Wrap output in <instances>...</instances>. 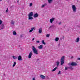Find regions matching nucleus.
Listing matches in <instances>:
<instances>
[{"label":"nucleus","instance_id":"nucleus-1","mask_svg":"<svg viewBox=\"0 0 80 80\" xmlns=\"http://www.w3.org/2000/svg\"><path fill=\"white\" fill-rule=\"evenodd\" d=\"M32 50L34 54H36V55H38V50L37 49L35 46H32Z\"/></svg>","mask_w":80,"mask_h":80},{"label":"nucleus","instance_id":"nucleus-2","mask_svg":"<svg viewBox=\"0 0 80 80\" xmlns=\"http://www.w3.org/2000/svg\"><path fill=\"white\" fill-rule=\"evenodd\" d=\"M64 62H65V56H63L61 57L60 60L61 65H62L64 63Z\"/></svg>","mask_w":80,"mask_h":80},{"label":"nucleus","instance_id":"nucleus-3","mask_svg":"<svg viewBox=\"0 0 80 80\" xmlns=\"http://www.w3.org/2000/svg\"><path fill=\"white\" fill-rule=\"evenodd\" d=\"M72 11L73 13H76L77 12V7L75 5H72Z\"/></svg>","mask_w":80,"mask_h":80},{"label":"nucleus","instance_id":"nucleus-4","mask_svg":"<svg viewBox=\"0 0 80 80\" xmlns=\"http://www.w3.org/2000/svg\"><path fill=\"white\" fill-rule=\"evenodd\" d=\"M33 12H31L29 13V14L28 15L29 17L28 18V20H33V18L32 17L33 16Z\"/></svg>","mask_w":80,"mask_h":80},{"label":"nucleus","instance_id":"nucleus-5","mask_svg":"<svg viewBox=\"0 0 80 80\" xmlns=\"http://www.w3.org/2000/svg\"><path fill=\"white\" fill-rule=\"evenodd\" d=\"M69 66H70L72 65V66H77V64L76 62H70L68 63Z\"/></svg>","mask_w":80,"mask_h":80},{"label":"nucleus","instance_id":"nucleus-6","mask_svg":"<svg viewBox=\"0 0 80 80\" xmlns=\"http://www.w3.org/2000/svg\"><path fill=\"white\" fill-rule=\"evenodd\" d=\"M55 18H52L50 20V23H52L53 22L55 21Z\"/></svg>","mask_w":80,"mask_h":80},{"label":"nucleus","instance_id":"nucleus-7","mask_svg":"<svg viewBox=\"0 0 80 80\" xmlns=\"http://www.w3.org/2000/svg\"><path fill=\"white\" fill-rule=\"evenodd\" d=\"M32 55H33L32 52H30L28 56V58H32Z\"/></svg>","mask_w":80,"mask_h":80},{"label":"nucleus","instance_id":"nucleus-8","mask_svg":"<svg viewBox=\"0 0 80 80\" xmlns=\"http://www.w3.org/2000/svg\"><path fill=\"white\" fill-rule=\"evenodd\" d=\"M18 60L19 61H22V56H19L18 57Z\"/></svg>","mask_w":80,"mask_h":80},{"label":"nucleus","instance_id":"nucleus-9","mask_svg":"<svg viewBox=\"0 0 80 80\" xmlns=\"http://www.w3.org/2000/svg\"><path fill=\"white\" fill-rule=\"evenodd\" d=\"M79 41H80V38H77L75 40V42L76 43H78V42H79Z\"/></svg>","mask_w":80,"mask_h":80},{"label":"nucleus","instance_id":"nucleus-10","mask_svg":"<svg viewBox=\"0 0 80 80\" xmlns=\"http://www.w3.org/2000/svg\"><path fill=\"white\" fill-rule=\"evenodd\" d=\"M40 77L42 79H45V76L43 75H40Z\"/></svg>","mask_w":80,"mask_h":80},{"label":"nucleus","instance_id":"nucleus-11","mask_svg":"<svg viewBox=\"0 0 80 80\" xmlns=\"http://www.w3.org/2000/svg\"><path fill=\"white\" fill-rule=\"evenodd\" d=\"M38 17V13H36L33 15V17H34V18H37Z\"/></svg>","mask_w":80,"mask_h":80},{"label":"nucleus","instance_id":"nucleus-12","mask_svg":"<svg viewBox=\"0 0 80 80\" xmlns=\"http://www.w3.org/2000/svg\"><path fill=\"white\" fill-rule=\"evenodd\" d=\"M35 27H33L32 28H31V29L29 31V32L30 33L32 32H33V30H35Z\"/></svg>","mask_w":80,"mask_h":80},{"label":"nucleus","instance_id":"nucleus-13","mask_svg":"<svg viewBox=\"0 0 80 80\" xmlns=\"http://www.w3.org/2000/svg\"><path fill=\"white\" fill-rule=\"evenodd\" d=\"M38 32L39 33H42V28H40L39 29Z\"/></svg>","mask_w":80,"mask_h":80},{"label":"nucleus","instance_id":"nucleus-14","mask_svg":"<svg viewBox=\"0 0 80 80\" xmlns=\"http://www.w3.org/2000/svg\"><path fill=\"white\" fill-rule=\"evenodd\" d=\"M48 3L49 4H51L53 3V0H48Z\"/></svg>","mask_w":80,"mask_h":80},{"label":"nucleus","instance_id":"nucleus-15","mask_svg":"<svg viewBox=\"0 0 80 80\" xmlns=\"http://www.w3.org/2000/svg\"><path fill=\"white\" fill-rule=\"evenodd\" d=\"M0 27L1 28L0 29V30H2V29H3L4 28V25L3 24H2L0 26Z\"/></svg>","mask_w":80,"mask_h":80},{"label":"nucleus","instance_id":"nucleus-16","mask_svg":"<svg viewBox=\"0 0 80 80\" xmlns=\"http://www.w3.org/2000/svg\"><path fill=\"white\" fill-rule=\"evenodd\" d=\"M10 23L11 24V25H14V24H15V22L13 20H11Z\"/></svg>","mask_w":80,"mask_h":80},{"label":"nucleus","instance_id":"nucleus-17","mask_svg":"<svg viewBox=\"0 0 80 80\" xmlns=\"http://www.w3.org/2000/svg\"><path fill=\"white\" fill-rule=\"evenodd\" d=\"M38 48L39 49H42V48H43V45H40L38 47Z\"/></svg>","mask_w":80,"mask_h":80},{"label":"nucleus","instance_id":"nucleus-18","mask_svg":"<svg viewBox=\"0 0 80 80\" xmlns=\"http://www.w3.org/2000/svg\"><path fill=\"white\" fill-rule=\"evenodd\" d=\"M47 5V3H44V4L43 5H42V6H41V8H44V7H45V6H46V5Z\"/></svg>","mask_w":80,"mask_h":80},{"label":"nucleus","instance_id":"nucleus-19","mask_svg":"<svg viewBox=\"0 0 80 80\" xmlns=\"http://www.w3.org/2000/svg\"><path fill=\"white\" fill-rule=\"evenodd\" d=\"M56 65H57V67H58L59 65V63H60V62L59 61H57L56 62Z\"/></svg>","mask_w":80,"mask_h":80},{"label":"nucleus","instance_id":"nucleus-20","mask_svg":"<svg viewBox=\"0 0 80 80\" xmlns=\"http://www.w3.org/2000/svg\"><path fill=\"white\" fill-rule=\"evenodd\" d=\"M42 43L43 44V45H45L46 43L45 42V40H42Z\"/></svg>","mask_w":80,"mask_h":80},{"label":"nucleus","instance_id":"nucleus-21","mask_svg":"<svg viewBox=\"0 0 80 80\" xmlns=\"http://www.w3.org/2000/svg\"><path fill=\"white\" fill-rule=\"evenodd\" d=\"M68 68H69L70 70H73V68L72 67L69 66V67H68Z\"/></svg>","mask_w":80,"mask_h":80},{"label":"nucleus","instance_id":"nucleus-22","mask_svg":"<svg viewBox=\"0 0 80 80\" xmlns=\"http://www.w3.org/2000/svg\"><path fill=\"white\" fill-rule=\"evenodd\" d=\"M57 68V67H56L55 68H54V69L52 70V72H54L56 70Z\"/></svg>","mask_w":80,"mask_h":80},{"label":"nucleus","instance_id":"nucleus-23","mask_svg":"<svg viewBox=\"0 0 80 80\" xmlns=\"http://www.w3.org/2000/svg\"><path fill=\"white\" fill-rule=\"evenodd\" d=\"M52 27H54V25H52L51 26H50L49 28V29H51Z\"/></svg>","mask_w":80,"mask_h":80},{"label":"nucleus","instance_id":"nucleus-24","mask_svg":"<svg viewBox=\"0 0 80 80\" xmlns=\"http://www.w3.org/2000/svg\"><path fill=\"white\" fill-rule=\"evenodd\" d=\"M55 40L56 42H58V40H59V38H56Z\"/></svg>","mask_w":80,"mask_h":80},{"label":"nucleus","instance_id":"nucleus-25","mask_svg":"<svg viewBox=\"0 0 80 80\" xmlns=\"http://www.w3.org/2000/svg\"><path fill=\"white\" fill-rule=\"evenodd\" d=\"M17 35V32L15 31H14L13 32V35Z\"/></svg>","mask_w":80,"mask_h":80},{"label":"nucleus","instance_id":"nucleus-26","mask_svg":"<svg viewBox=\"0 0 80 80\" xmlns=\"http://www.w3.org/2000/svg\"><path fill=\"white\" fill-rule=\"evenodd\" d=\"M12 58L13 59L15 60V59H17V57L15 56H13Z\"/></svg>","mask_w":80,"mask_h":80},{"label":"nucleus","instance_id":"nucleus-27","mask_svg":"<svg viewBox=\"0 0 80 80\" xmlns=\"http://www.w3.org/2000/svg\"><path fill=\"white\" fill-rule=\"evenodd\" d=\"M16 65V62H14L13 65H12V67H14Z\"/></svg>","mask_w":80,"mask_h":80},{"label":"nucleus","instance_id":"nucleus-28","mask_svg":"<svg viewBox=\"0 0 80 80\" xmlns=\"http://www.w3.org/2000/svg\"><path fill=\"white\" fill-rule=\"evenodd\" d=\"M46 37H48V38L49 37H50V34H48L46 35Z\"/></svg>","mask_w":80,"mask_h":80},{"label":"nucleus","instance_id":"nucleus-29","mask_svg":"<svg viewBox=\"0 0 80 80\" xmlns=\"http://www.w3.org/2000/svg\"><path fill=\"white\" fill-rule=\"evenodd\" d=\"M60 74H61V71H59L58 72V75H60Z\"/></svg>","mask_w":80,"mask_h":80},{"label":"nucleus","instance_id":"nucleus-30","mask_svg":"<svg viewBox=\"0 0 80 80\" xmlns=\"http://www.w3.org/2000/svg\"><path fill=\"white\" fill-rule=\"evenodd\" d=\"M8 8H7V10L6 11V13H8Z\"/></svg>","mask_w":80,"mask_h":80},{"label":"nucleus","instance_id":"nucleus-31","mask_svg":"<svg viewBox=\"0 0 80 80\" xmlns=\"http://www.w3.org/2000/svg\"><path fill=\"white\" fill-rule=\"evenodd\" d=\"M33 4L32 3H31L30 4V7H32V5Z\"/></svg>","mask_w":80,"mask_h":80},{"label":"nucleus","instance_id":"nucleus-32","mask_svg":"<svg viewBox=\"0 0 80 80\" xmlns=\"http://www.w3.org/2000/svg\"><path fill=\"white\" fill-rule=\"evenodd\" d=\"M2 23V21L0 19V25Z\"/></svg>","mask_w":80,"mask_h":80},{"label":"nucleus","instance_id":"nucleus-33","mask_svg":"<svg viewBox=\"0 0 80 80\" xmlns=\"http://www.w3.org/2000/svg\"><path fill=\"white\" fill-rule=\"evenodd\" d=\"M62 24V22H60L58 23V24L59 25H61Z\"/></svg>","mask_w":80,"mask_h":80},{"label":"nucleus","instance_id":"nucleus-34","mask_svg":"<svg viewBox=\"0 0 80 80\" xmlns=\"http://www.w3.org/2000/svg\"><path fill=\"white\" fill-rule=\"evenodd\" d=\"M68 67H65V70H67L68 69Z\"/></svg>","mask_w":80,"mask_h":80},{"label":"nucleus","instance_id":"nucleus-35","mask_svg":"<svg viewBox=\"0 0 80 80\" xmlns=\"http://www.w3.org/2000/svg\"><path fill=\"white\" fill-rule=\"evenodd\" d=\"M32 80H36L35 79V78L34 77V78H32Z\"/></svg>","mask_w":80,"mask_h":80},{"label":"nucleus","instance_id":"nucleus-36","mask_svg":"<svg viewBox=\"0 0 80 80\" xmlns=\"http://www.w3.org/2000/svg\"><path fill=\"white\" fill-rule=\"evenodd\" d=\"M36 43H40V41H36Z\"/></svg>","mask_w":80,"mask_h":80},{"label":"nucleus","instance_id":"nucleus-37","mask_svg":"<svg viewBox=\"0 0 80 80\" xmlns=\"http://www.w3.org/2000/svg\"><path fill=\"white\" fill-rule=\"evenodd\" d=\"M77 59L78 60H80V58H78Z\"/></svg>","mask_w":80,"mask_h":80},{"label":"nucleus","instance_id":"nucleus-38","mask_svg":"<svg viewBox=\"0 0 80 80\" xmlns=\"http://www.w3.org/2000/svg\"><path fill=\"white\" fill-rule=\"evenodd\" d=\"M73 58V57L72 56L71 58Z\"/></svg>","mask_w":80,"mask_h":80},{"label":"nucleus","instance_id":"nucleus-39","mask_svg":"<svg viewBox=\"0 0 80 80\" xmlns=\"http://www.w3.org/2000/svg\"><path fill=\"white\" fill-rule=\"evenodd\" d=\"M17 2H18H18H19V1L18 0V1H17Z\"/></svg>","mask_w":80,"mask_h":80},{"label":"nucleus","instance_id":"nucleus-40","mask_svg":"<svg viewBox=\"0 0 80 80\" xmlns=\"http://www.w3.org/2000/svg\"><path fill=\"white\" fill-rule=\"evenodd\" d=\"M34 39H35V38H33L32 39V40H33Z\"/></svg>","mask_w":80,"mask_h":80},{"label":"nucleus","instance_id":"nucleus-41","mask_svg":"<svg viewBox=\"0 0 80 80\" xmlns=\"http://www.w3.org/2000/svg\"><path fill=\"white\" fill-rule=\"evenodd\" d=\"M37 60H39V59H38Z\"/></svg>","mask_w":80,"mask_h":80},{"label":"nucleus","instance_id":"nucleus-42","mask_svg":"<svg viewBox=\"0 0 80 80\" xmlns=\"http://www.w3.org/2000/svg\"><path fill=\"white\" fill-rule=\"evenodd\" d=\"M2 1V0H0V2H1Z\"/></svg>","mask_w":80,"mask_h":80},{"label":"nucleus","instance_id":"nucleus-43","mask_svg":"<svg viewBox=\"0 0 80 80\" xmlns=\"http://www.w3.org/2000/svg\"><path fill=\"white\" fill-rule=\"evenodd\" d=\"M58 46H60V44H58Z\"/></svg>","mask_w":80,"mask_h":80},{"label":"nucleus","instance_id":"nucleus-44","mask_svg":"<svg viewBox=\"0 0 80 80\" xmlns=\"http://www.w3.org/2000/svg\"><path fill=\"white\" fill-rule=\"evenodd\" d=\"M0 16H1V15H0Z\"/></svg>","mask_w":80,"mask_h":80}]
</instances>
